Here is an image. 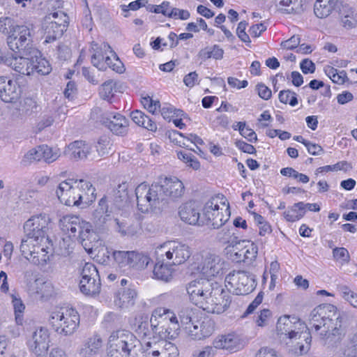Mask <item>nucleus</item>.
Masks as SVG:
<instances>
[{
	"mask_svg": "<svg viewBox=\"0 0 357 357\" xmlns=\"http://www.w3.org/2000/svg\"><path fill=\"white\" fill-rule=\"evenodd\" d=\"M342 319V315L335 305L328 303L320 305L313 309L310 314L311 333L325 345L334 347L345 335Z\"/></svg>",
	"mask_w": 357,
	"mask_h": 357,
	"instance_id": "1",
	"label": "nucleus"
},
{
	"mask_svg": "<svg viewBox=\"0 0 357 357\" xmlns=\"http://www.w3.org/2000/svg\"><path fill=\"white\" fill-rule=\"evenodd\" d=\"M186 291L192 303L209 313H222L231 303L222 286L209 279L201 278L189 282Z\"/></svg>",
	"mask_w": 357,
	"mask_h": 357,
	"instance_id": "2",
	"label": "nucleus"
},
{
	"mask_svg": "<svg viewBox=\"0 0 357 357\" xmlns=\"http://www.w3.org/2000/svg\"><path fill=\"white\" fill-rule=\"evenodd\" d=\"M6 42L9 49L19 55L29 56L34 52L38 53L33 45L31 30L26 26L13 27Z\"/></svg>",
	"mask_w": 357,
	"mask_h": 357,
	"instance_id": "3",
	"label": "nucleus"
},
{
	"mask_svg": "<svg viewBox=\"0 0 357 357\" xmlns=\"http://www.w3.org/2000/svg\"><path fill=\"white\" fill-rule=\"evenodd\" d=\"M53 330L58 334L72 335L79 324V315L73 308H61L52 312L50 318Z\"/></svg>",
	"mask_w": 357,
	"mask_h": 357,
	"instance_id": "4",
	"label": "nucleus"
},
{
	"mask_svg": "<svg viewBox=\"0 0 357 357\" xmlns=\"http://www.w3.org/2000/svg\"><path fill=\"white\" fill-rule=\"evenodd\" d=\"M226 287L234 295L245 296L252 293L257 287L253 274L245 271H234L225 278Z\"/></svg>",
	"mask_w": 357,
	"mask_h": 357,
	"instance_id": "5",
	"label": "nucleus"
},
{
	"mask_svg": "<svg viewBox=\"0 0 357 357\" xmlns=\"http://www.w3.org/2000/svg\"><path fill=\"white\" fill-rule=\"evenodd\" d=\"M50 225L49 215L41 213L29 219L24 225V229L26 236L33 238L43 244L47 243L52 246V241L48 235Z\"/></svg>",
	"mask_w": 357,
	"mask_h": 357,
	"instance_id": "6",
	"label": "nucleus"
},
{
	"mask_svg": "<svg viewBox=\"0 0 357 357\" xmlns=\"http://www.w3.org/2000/svg\"><path fill=\"white\" fill-rule=\"evenodd\" d=\"M158 256H165L171 265L185 263L191 256V248L186 244L175 241H167L158 246L155 251Z\"/></svg>",
	"mask_w": 357,
	"mask_h": 357,
	"instance_id": "7",
	"label": "nucleus"
},
{
	"mask_svg": "<svg viewBox=\"0 0 357 357\" xmlns=\"http://www.w3.org/2000/svg\"><path fill=\"white\" fill-rule=\"evenodd\" d=\"M93 119L100 121L116 135H125L128 130V120L119 113L102 112L100 108H94L91 114Z\"/></svg>",
	"mask_w": 357,
	"mask_h": 357,
	"instance_id": "8",
	"label": "nucleus"
},
{
	"mask_svg": "<svg viewBox=\"0 0 357 357\" xmlns=\"http://www.w3.org/2000/svg\"><path fill=\"white\" fill-rule=\"evenodd\" d=\"M68 17L63 11L50 13L43 24L45 43H50L61 37L68 26Z\"/></svg>",
	"mask_w": 357,
	"mask_h": 357,
	"instance_id": "9",
	"label": "nucleus"
},
{
	"mask_svg": "<svg viewBox=\"0 0 357 357\" xmlns=\"http://www.w3.org/2000/svg\"><path fill=\"white\" fill-rule=\"evenodd\" d=\"M225 261L219 255L208 253L200 264L197 266V271L206 279L216 277L223 273Z\"/></svg>",
	"mask_w": 357,
	"mask_h": 357,
	"instance_id": "10",
	"label": "nucleus"
},
{
	"mask_svg": "<svg viewBox=\"0 0 357 357\" xmlns=\"http://www.w3.org/2000/svg\"><path fill=\"white\" fill-rule=\"evenodd\" d=\"M48 331L43 327L36 328L28 340V346L36 357H42L46 355L49 348Z\"/></svg>",
	"mask_w": 357,
	"mask_h": 357,
	"instance_id": "11",
	"label": "nucleus"
},
{
	"mask_svg": "<svg viewBox=\"0 0 357 357\" xmlns=\"http://www.w3.org/2000/svg\"><path fill=\"white\" fill-rule=\"evenodd\" d=\"M301 326L304 328L296 317L284 315L278 319L276 328L280 335H284L289 339H301L303 332L299 331Z\"/></svg>",
	"mask_w": 357,
	"mask_h": 357,
	"instance_id": "12",
	"label": "nucleus"
},
{
	"mask_svg": "<svg viewBox=\"0 0 357 357\" xmlns=\"http://www.w3.org/2000/svg\"><path fill=\"white\" fill-rule=\"evenodd\" d=\"M107 199V196L102 197L99 200L98 206L93 213V221L96 229L102 234L108 230V222L111 220L112 209H109Z\"/></svg>",
	"mask_w": 357,
	"mask_h": 357,
	"instance_id": "13",
	"label": "nucleus"
},
{
	"mask_svg": "<svg viewBox=\"0 0 357 357\" xmlns=\"http://www.w3.org/2000/svg\"><path fill=\"white\" fill-rule=\"evenodd\" d=\"M139 340L130 331L126 330H117L114 331L109 337V344L114 348H121L132 351Z\"/></svg>",
	"mask_w": 357,
	"mask_h": 357,
	"instance_id": "14",
	"label": "nucleus"
},
{
	"mask_svg": "<svg viewBox=\"0 0 357 357\" xmlns=\"http://www.w3.org/2000/svg\"><path fill=\"white\" fill-rule=\"evenodd\" d=\"M64 155L70 160H91L92 150L90 144L85 141L77 140L70 143L64 150Z\"/></svg>",
	"mask_w": 357,
	"mask_h": 357,
	"instance_id": "15",
	"label": "nucleus"
},
{
	"mask_svg": "<svg viewBox=\"0 0 357 357\" xmlns=\"http://www.w3.org/2000/svg\"><path fill=\"white\" fill-rule=\"evenodd\" d=\"M21 88L16 81L0 77V98L5 102H15L21 96Z\"/></svg>",
	"mask_w": 357,
	"mask_h": 357,
	"instance_id": "16",
	"label": "nucleus"
},
{
	"mask_svg": "<svg viewBox=\"0 0 357 357\" xmlns=\"http://www.w3.org/2000/svg\"><path fill=\"white\" fill-rule=\"evenodd\" d=\"M84 248L88 252H92L101 245L100 238L96 231L91 229V225L85 221L80 233L77 236Z\"/></svg>",
	"mask_w": 357,
	"mask_h": 357,
	"instance_id": "17",
	"label": "nucleus"
},
{
	"mask_svg": "<svg viewBox=\"0 0 357 357\" xmlns=\"http://www.w3.org/2000/svg\"><path fill=\"white\" fill-rule=\"evenodd\" d=\"M178 213L181 219L189 225H204L203 218L200 217L198 205L194 202H190L181 206Z\"/></svg>",
	"mask_w": 357,
	"mask_h": 357,
	"instance_id": "18",
	"label": "nucleus"
},
{
	"mask_svg": "<svg viewBox=\"0 0 357 357\" xmlns=\"http://www.w3.org/2000/svg\"><path fill=\"white\" fill-rule=\"evenodd\" d=\"M185 331L194 340H202L210 336L213 331V324L209 319L202 322L199 321H193L190 325L186 326Z\"/></svg>",
	"mask_w": 357,
	"mask_h": 357,
	"instance_id": "19",
	"label": "nucleus"
},
{
	"mask_svg": "<svg viewBox=\"0 0 357 357\" xmlns=\"http://www.w3.org/2000/svg\"><path fill=\"white\" fill-rule=\"evenodd\" d=\"M159 185L162 187V191L164 192L165 201L167 197L177 198L180 197L183 194L184 185L183 183L176 177H166L160 180Z\"/></svg>",
	"mask_w": 357,
	"mask_h": 357,
	"instance_id": "20",
	"label": "nucleus"
},
{
	"mask_svg": "<svg viewBox=\"0 0 357 357\" xmlns=\"http://www.w3.org/2000/svg\"><path fill=\"white\" fill-rule=\"evenodd\" d=\"M111 49V47L107 43L98 45L96 42L92 41L89 50L92 53L91 61L93 66L99 70H104L106 65L103 63V61L105 60V56H108L107 52Z\"/></svg>",
	"mask_w": 357,
	"mask_h": 357,
	"instance_id": "21",
	"label": "nucleus"
},
{
	"mask_svg": "<svg viewBox=\"0 0 357 357\" xmlns=\"http://www.w3.org/2000/svg\"><path fill=\"white\" fill-rule=\"evenodd\" d=\"M213 347L218 349L236 351L242 347L241 340L236 333H228L218 336L213 341Z\"/></svg>",
	"mask_w": 357,
	"mask_h": 357,
	"instance_id": "22",
	"label": "nucleus"
},
{
	"mask_svg": "<svg viewBox=\"0 0 357 357\" xmlns=\"http://www.w3.org/2000/svg\"><path fill=\"white\" fill-rule=\"evenodd\" d=\"M85 221L77 216L66 215L59 221V227L63 232L68 233L70 236L77 237Z\"/></svg>",
	"mask_w": 357,
	"mask_h": 357,
	"instance_id": "23",
	"label": "nucleus"
},
{
	"mask_svg": "<svg viewBox=\"0 0 357 357\" xmlns=\"http://www.w3.org/2000/svg\"><path fill=\"white\" fill-rule=\"evenodd\" d=\"M168 318L165 315V308L155 309L151 317L150 324L151 329L155 334H158L160 337L163 335L164 330L167 331V320Z\"/></svg>",
	"mask_w": 357,
	"mask_h": 357,
	"instance_id": "24",
	"label": "nucleus"
},
{
	"mask_svg": "<svg viewBox=\"0 0 357 357\" xmlns=\"http://www.w3.org/2000/svg\"><path fill=\"white\" fill-rule=\"evenodd\" d=\"M28 290L32 296L41 298H47L51 296L53 293V286L50 282H42L36 279L29 283Z\"/></svg>",
	"mask_w": 357,
	"mask_h": 357,
	"instance_id": "25",
	"label": "nucleus"
},
{
	"mask_svg": "<svg viewBox=\"0 0 357 357\" xmlns=\"http://www.w3.org/2000/svg\"><path fill=\"white\" fill-rule=\"evenodd\" d=\"M148 192V185L146 183H142L135 188L137 207L142 213L152 210L150 196Z\"/></svg>",
	"mask_w": 357,
	"mask_h": 357,
	"instance_id": "26",
	"label": "nucleus"
},
{
	"mask_svg": "<svg viewBox=\"0 0 357 357\" xmlns=\"http://www.w3.org/2000/svg\"><path fill=\"white\" fill-rule=\"evenodd\" d=\"M338 0H317L314 6V13L319 18L329 16L336 8Z\"/></svg>",
	"mask_w": 357,
	"mask_h": 357,
	"instance_id": "27",
	"label": "nucleus"
},
{
	"mask_svg": "<svg viewBox=\"0 0 357 357\" xmlns=\"http://www.w3.org/2000/svg\"><path fill=\"white\" fill-rule=\"evenodd\" d=\"M80 291L86 296H94L98 295L100 291V277L93 279L81 278L79 281Z\"/></svg>",
	"mask_w": 357,
	"mask_h": 357,
	"instance_id": "28",
	"label": "nucleus"
},
{
	"mask_svg": "<svg viewBox=\"0 0 357 357\" xmlns=\"http://www.w3.org/2000/svg\"><path fill=\"white\" fill-rule=\"evenodd\" d=\"M112 143L108 137H100L95 146L96 151H92L91 160L109 155L112 151Z\"/></svg>",
	"mask_w": 357,
	"mask_h": 357,
	"instance_id": "29",
	"label": "nucleus"
},
{
	"mask_svg": "<svg viewBox=\"0 0 357 357\" xmlns=\"http://www.w3.org/2000/svg\"><path fill=\"white\" fill-rule=\"evenodd\" d=\"M26 56L19 55V57H15L11 59L9 66L16 72L25 75H32L31 71V58H26Z\"/></svg>",
	"mask_w": 357,
	"mask_h": 357,
	"instance_id": "30",
	"label": "nucleus"
},
{
	"mask_svg": "<svg viewBox=\"0 0 357 357\" xmlns=\"http://www.w3.org/2000/svg\"><path fill=\"white\" fill-rule=\"evenodd\" d=\"M129 183L122 182L119 184L116 189L113 191L114 205L118 209L122 208L129 200L128 188Z\"/></svg>",
	"mask_w": 357,
	"mask_h": 357,
	"instance_id": "31",
	"label": "nucleus"
},
{
	"mask_svg": "<svg viewBox=\"0 0 357 357\" xmlns=\"http://www.w3.org/2000/svg\"><path fill=\"white\" fill-rule=\"evenodd\" d=\"M148 193L150 196L152 210L160 208L166 202L165 200V194L162 191V187L159 183H153L151 186L148 185Z\"/></svg>",
	"mask_w": 357,
	"mask_h": 357,
	"instance_id": "32",
	"label": "nucleus"
},
{
	"mask_svg": "<svg viewBox=\"0 0 357 357\" xmlns=\"http://www.w3.org/2000/svg\"><path fill=\"white\" fill-rule=\"evenodd\" d=\"M40 53L38 52V54ZM33 56H31V71L32 75L34 73H38L40 75H47L50 73L52 70L51 65L49 61L41 56H38V53L34 52L32 54Z\"/></svg>",
	"mask_w": 357,
	"mask_h": 357,
	"instance_id": "33",
	"label": "nucleus"
},
{
	"mask_svg": "<svg viewBox=\"0 0 357 357\" xmlns=\"http://www.w3.org/2000/svg\"><path fill=\"white\" fill-rule=\"evenodd\" d=\"M41 244L43 243L26 236L25 238H22L20 245L22 255L26 259L29 256H33V254H39Z\"/></svg>",
	"mask_w": 357,
	"mask_h": 357,
	"instance_id": "34",
	"label": "nucleus"
},
{
	"mask_svg": "<svg viewBox=\"0 0 357 357\" xmlns=\"http://www.w3.org/2000/svg\"><path fill=\"white\" fill-rule=\"evenodd\" d=\"M137 292L133 289H123L116 294L114 303L119 307H128L135 303Z\"/></svg>",
	"mask_w": 357,
	"mask_h": 357,
	"instance_id": "35",
	"label": "nucleus"
},
{
	"mask_svg": "<svg viewBox=\"0 0 357 357\" xmlns=\"http://www.w3.org/2000/svg\"><path fill=\"white\" fill-rule=\"evenodd\" d=\"M341 23L343 27L351 29L357 25V11L349 6H343L340 10Z\"/></svg>",
	"mask_w": 357,
	"mask_h": 357,
	"instance_id": "36",
	"label": "nucleus"
},
{
	"mask_svg": "<svg viewBox=\"0 0 357 357\" xmlns=\"http://www.w3.org/2000/svg\"><path fill=\"white\" fill-rule=\"evenodd\" d=\"M102 340L98 335L89 338L84 347L80 351L82 357H90L96 354L102 347Z\"/></svg>",
	"mask_w": 357,
	"mask_h": 357,
	"instance_id": "37",
	"label": "nucleus"
},
{
	"mask_svg": "<svg viewBox=\"0 0 357 357\" xmlns=\"http://www.w3.org/2000/svg\"><path fill=\"white\" fill-rule=\"evenodd\" d=\"M129 268L140 271L145 269L151 261V258L143 252L132 251Z\"/></svg>",
	"mask_w": 357,
	"mask_h": 357,
	"instance_id": "38",
	"label": "nucleus"
},
{
	"mask_svg": "<svg viewBox=\"0 0 357 357\" xmlns=\"http://www.w3.org/2000/svg\"><path fill=\"white\" fill-rule=\"evenodd\" d=\"M170 266V264L168 265L163 262H157L153 271L155 278L166 282H169L173 278V271Z\"/></svg>",
	"mask_w": 357,
	"mask_h": 357,
	"instance_id": "39",
	"label": "nucleus"
},
{
	"mask_svg": "<svg viewBox=\"0 0 357 357\" xmlns=\"http://www.w3.org/2000/svg\"><path fill=\"white\" fill-rule=\"evenodd\" d=\"M42 160L40 155V146L29 149L22 158L20 165L22 167H29L32 164H36Z\"/></svg>",
	"mask_w": 357,
	"mask_h": 357,
	"instance_id": "40",
	"label": "nucleus"
},
{
	"mask_svg": "<svg viewBox=\"0 0 357 357\" xmlns=\"http://www.w3.org/2000/svg\"><path fill=\"white\" fill-rule=\"evenodd\" d=\"M73 184L79 190V193H82L84 196L90 197L86 199L85 201L86 204L89 202H93V200L95 199V188L93 187L92 184L87 181H84L83 179L80 180H73Z\"/></svg>",
	"mask_w": 357,
	"mask_h": 357,
	"instance_id": "41",
	"label": "nucleus"
},
{
	"mask_svg": "<svg viewBox=\"0 0 357 357\" xmlns=\"http://www.w3.org/2000/svg\"><path fill=\"white\" fill-rule=\"evenodd\" d=\"M109 53L112 54V57L109 55L105 56V60L103 61L105 66L104 70H106L108 68L112 69L114 71L118 73H122L125 71V68L123 63L119 60L116 53L111 49Z\"/></svg>",
	"mask_w": 357,
	"mask_h": 357,
	"instance_id": "42",
	"label": "nucleus"
},
{
	"mask_svg": "<svg viewBox=\"0 0 357 357\" xmlns=\"http://www.w3.org/2000/svg\"><path fill=\"white\" fill-rule=\"evenodd\" d=\"M84 199V195L79 193V190L76 188L74 184L69 192V194L67 195L66 198L63 197L64 204L66 206H80L82 203V199Z\"/></svg>",
	"mask_w": 357,
	"mask_h": 357,
	"instance_id": "43",
	"label": "nucleus"
},
{
	"mask_svg": "<svg viewBox=\"0 0 357 357\" xmlns=\"http://www.w3.org/2000/svg\"><path fill=\"white\" fill-rule=\"evenodd\" d=\"M162 344H163V340H152L148 342H146L143 346L142 349L144 352L146 353V357H158V354H160V349Z\"/></svg>",
	"mask_w": 357,
	"mask_h": 357,
	"instance_id": "44",
	"label": "nucleus"
},
{
	"mask_svg": "<svg viewBox=\"0 0 357 357\" xmlns=\"http://www.w3.org/2000/svg\"><path fill=\"white\" fill-rule=\"evenodd\" d=\"M50 245L41 244L40 250H39V254H33V256H29V258H26L30 262L33 263L36 265H44L46 264L48 256L47 255L49 252L48 250L51 248Z\"/></svg>",
	"mask_w": 357,
	"mask_h": 357,
	"instance_id": "45",
	"label": "nucleus"
},
{
	"mask_svg": "<svg viewBox=\"0 0 357 357\" xmlns=\"http://www.w3.org/2000/svg\"><path fill=\"white\" fill-rule=\"evenodd\" d=\"M40 150L42 159L47 163L56 161L60 156L59 149L52 148L45 144L40 145Z\"/></svg>",
	"mask_w": 357,
	"mask_h": 357,
	"instance_id": "46",
	"label": "nucleus"
},
{
	"mask_svg": "<svg viewBox=\"0 0 357 357\" xmlns=\"http://www.w3.org/2000/svg\"><path fill=\"white\" fill-rule=\"evenodd\" d=\"M223 50L218 45H215L212 48L206 47L201 50L198 54V56L202 60H206L210 58L221 59L223 56Z\"/></svg>",
	"mask_w": 357,
	"mask_h": 357,
	"instance_id": "47",
	"label": "nucleus"
},
{
	"mask_svg": "<svg viewBox=\"0 0 357 357\" xmlns=\"http://www.w3.org/2000/svg\"><path fill=\"white\" fill-rule=\"evenodd\" d=\"M158 357H178V350L176 346L165 340H163V344L161 345Z\"/></svg>",
	"mask_w": 357,
	"mask_h": 357,
	"instance_id": "48",
	"label": "nucleus"
},
{
	"mask_svg": "<svg viewBox=\"0 0 357 357\" xmlns=\"http://www.w3.org/2000/svg\"><path fill=\"white\" fill-rule=\"evenodd\" d=\"M224 214L222 212H216L213 216L211 215L210 219H207L204 216L203 220L204 225H208L212 229H219L225 225V222L228 220V218L223 220Z\"/></svg>",
	"mask_w": 357,
	"mask_h": 357,
	"instance_id": "49",
	"label": "nucleus"
},
{
	"mask_svg": "<svg viewBox=\"0 0 357 357\" xmlns=\"http://www.w3.org/2000/svg\"><path fill=\"white\" fill-rule=\"evenodd\" d=\"M132 251L114 250L112 257L119 267L128 266Z\"/></svg>",
	"mask_w": 357,
	"mask_h": 357,
	"instance_id": "50",
	"label": "nucleus"
},
{
	"mask_svg": "<svg viewBox=\"0 0 357 357\" xmlns=\"http://www.w3.org/2000/svg\"><path fill=\"white\" fill-rule=\"evenodd\" d=\"M73 185V179H68L59 183L56 189V194L61 202H64L63 197L66 198L67 195L69 194Z\"/></svg>",
	"mask_w": 357,
	"mask_h": 357,
	"instance_id": "51",
	"label": "nucleus"
},
{
	"mask_svg": "<svg viewBox=\"0 0 357 357\" xmlns=\"http://www.w3.org/2000/svg\"><path fill=\"white\" fill-rule=\"evenodd\" d=\"M13 300V305L15 311V321L18 325H22L23 323V316L22 313L25 309V306L22 303V300L16 298L15 296H12Z\"/></svg>",
	"mask_w": 357,
	"mask_h": 357,
	"instance_id": "52",
	"label": "nucleus"
},
{
	"mask_svg": "<svg viewBox=\"0 0 357 357\" xmlns=\"http://www.w3.org/2000/svg\"><path fill=\"white\" fill-rule=\"evenodd\" d=\"M278 98L282 103H289L291 106L298 104L296 93L289 89L280 91Z\"/></svg>",
	"mask_w": 357,
	"mask_h": 357,
	"instance_id": "53",
	"label": "nucleus"
},
{
	"mask_svg": "<svg viewBox=\"0 0 357 357\" xmlns=\"http://www.w3.org/2000/svg\"><path fill=\"white\" fill-rule=\"evenodd\" d=\"M116 83L112 79L105 82L99 89V94L100 97L107 100L112 98L114 96V88Z\"/></svg>",
	"mask_w": 357,
	"mask_h": 357,
	"instance_id": "54",
	"label": "nucleus"
},
{
	"mask_svg": "<svg viewBox=\"0 0 357 357\" xmlns=\"http://www.w3.org/2000/svg\"><path fill=\"white\" fill-rule=\"evenodd\" d=\"M237 126H238V131L240 134L249 142H252L257 140L256 133L252 129L246 126V123L245 121L238 122Z\"/></svg>",
	"mask_w": 357,
	"mask_h": 357,
	"instance_id": "55",
	"label": "nucleus"
},
{
	"mask_svg": "<svg viewBox=\"0 0 357 357\" xmlns=\"http://www.w3.org/2000/svg\"><path fill=\"white\" fill-rule=\"evenodd\" d=\"M80 276L81 278H91L92 279L100 277L96 266L91 263H85L81 270Z\"/></svg>",
	"mask_w": 357,
	"mask_h": 357,
	"instance_id": "56",
	"label": "nucleus"
},
{
	"mask_svg": "<svg viewBox=\"0 0 357 357\" xmlns=\"http://www.w3.org/2000/svg\"><path fill=\"white\" fill-rule=\"evenodd\" d=\"M342 297L353 307L357 308V294L351 291L348 287L343 286L340 288Z\"/></svg>",
	"mask_w": 357,
	"mask_h": 357,
	"instance_id": "57",
	"label": "nucleus"
},
{
	"mask_svg": "<svg viewBox=\"0 0 357 357\" xmlns=\"http://www.w3.org/2000/svg\"><path fill=\"white\" fill-rule=\"evenodd\" d=\"M20 107V109L23 113L29 115L36 109L37 103L32 98H26L21 103Z\"/></svg>",
	"mask_w": 357,
	"mask_h": 357,
	"instance_id": "58",
	"label": "nucleus"
},
{
	"mask_svg": "<svg viewBox=\"0 0 357 357\" xmlns=\"http://www.w3.org/2000/svg\"><path fill=\"white\" fill-rule=\"evenodd\" d=\"M204 216L207 219H210L211 215L213 216L216 212L219 211V205L215 202V199H211L207 202L204 207Z\"/></svg>",
	"mask_w": 357,
	"mask_h": 357,
	"instance_id": "59",
	"label": "nucleus"
},
{
	"mask_svg": "<svg viewBox=\"0 0 357 357\" xmlns=\"http://www.w3.org/2000/svg\"><path fill=\"white\" fill-rule=\"evenodd\" d=\"M248 26V22L245 21H241L238 23L237 29H236V35L239 38V39L247 43L250 44L251 40L250 39L249 35L245 31L246 27Z\"/></svg>",
	"mask_w": 357,
	"mask_h": 357,
	"instance_id": "60",
	"label": "nucleus"
},
{
	"mask_svg": "<svg viewBox=\"0 0 357 357\" xmlns=\"http://www.w3.org/2000/svg\"><path fill=\"white\" fill-rule=\"evenodd\" d=\"M333 255L335 260L341 259L344 263H348L350 259L349 253L344 248H335L333 250Z\"/></svg>",
	"mask_w": 357,
	"mask_h": 357,
	"instance_id": "61",
	"label": "nucleus"
},
{
	"mask_svg": "<svg viewBox=\"0 0 357 357\" xmlns=\"http://www.w3.org/2000/svg\"><path fill=\"white\" fill-rule=\"evenodd\" d=\"M232 231L233 227L229 228L227 226L223 227L222 229L217 233L216 239L219 242L226 244L231 238Z\"/></svg>",
	"mask_w": 357,
	"mask_h": 357,
	"instance_id": "62",
	"label": "nucleus"
},
{
	"mask_svg": "<svg viewBox=\"0 0 357 357\" xmlns=\"http://www.w3.org/2000/svg\"><path fill=\"white\" fill-rule=\"evenodd\" d=\"M167 330H164L163 335H162V337L174 339L178 335L180 328V325L178 323L174 322L173 324H167Z\"/></svg>",
	"mask_w": 357,
	"mask_h": 357,
	"instance_id": "63",
	"label": "nucleus"
},
{
	"mask_svg": "<svg viewBox=\"0 0 357 357\" xmlns=\"http://www.w3.org/2000/svg\"><path fill=\"white\" fill-rule=\"evenodd\" d=\"M130 351L121 348H114L113 346L109 345L107 356L108 357H130Z\"/></svg>",
	"mask_w": 357,
	"mask_h": 357,
	"instance_id": "64",
	"label": "nucleus"
}]
</instances>
